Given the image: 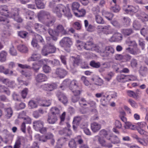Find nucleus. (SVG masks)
I'll return each instance as SVG.
<instances>
[{
  "instance_id": "obj_1",
  "label": "nucleus",
  "mask_w": 148,
  "mask_h": 148,
  "mask_svg": "<svg viewBox=\"0 0 148 148\" xmlns=\"http://www.w3.org/2000/svg\"><path fill=\"white\" fill-rule=\"evenodd\" d=\"M38 16L39 20L48 27L52 26L56 21L55 17L47 11H41Z\"/></svg>"
},
{
  "instance_id": "obj_2",
  "label": "nucleus",
  "mask_w": 148,
  "mask_h": 148,
  "mask_svg": "<svg viewBox=\"0 0 148 148\" xmlns=\"http://www.w3.org/2000/svg\"><path fill=\"white\" fill-rule=\"evenodd\" d=\"M53 11L59 17H61L62 14L68 18L72 17L70 9L69 8L66 7L62 4H59L56 7L53 8Z\"/></svg>"
},
{
  "instance_id": "obj_3",
  "label": "nucleus",
  "mask_w": 148,
  "mask_h": 148,
  "mask_svg": "<svg viewBox=\"0 0 148 148\" xmlns=\"http://www.w3.org/2000/svg\"><path fill=\"white\" fill-rule=\"evenodd\" d=\"M56 51V48L53 44L48 43L46 46L44 47L42 51V55L45 56L50 53H55Z\"/></svg>"
},
{
  "instance_id": "obj_4",
  "label": "nucleus",
  "mask_w": 148,
  "mask_h": 148,
  "mask_svg": "<svg viewBox=\"0 0 148 148\" xmlns=\"http://www.w3.org/2000/svg\"><path fill=\"white\" fill-rule=\"evenodd\" d=\"M34 129L36 131H39L42 133H44L47 130L46 127H44V123L41 121L38 120L34 121L33 123Z\"/></svg>"
},
{
  "instance_id": "obj_5",
  "label": "nucleus",
  "mask_w": 148,
  "mask_h": 148,
  "mask_svg": "<svg viewBox=\"0 0 148 148\" xmlns=\"http://www.w3.org/2000/svg\"><path fill=\"white\" fill-rule=\"evenodd\" d=\"M61 46L65 48V50L69 52L70 51L69 48L72 44V42L70 38L65 37L62 39L60 42Z\"/></svg>"
},
{
  "instance_id": "obj_6",
  "label": "nucleus",
  "mask_w": 148,
  "mask_h": 148,
  "mask_svg": "<svg viewBox=\"0 0 148 148\" xmlns=\"http://www.w3.org/2000/svg\"><path fill=\"white\" fill-rule=\"evenodd\" d=\"M69 87V89L72 90L74 95H79L80 94V91L76 90L78 89V86L77 82L76 80H73L72 81H70Z\"/></svg>"
},
{
  "instance_id": "obj_7",
  "label": "nucleus",
  "mask_w": 148,
  "mask_h": 148,
  "mask_svg": "<svg viewBox=\"0 0 148 148\" xmlns=\"http://www.w3.org/2000/svg\"><path fill=\"white\" fill-rule=\"evenodd\" d=\"M18 11L16 8L12 10L9 14V16L13 18L16 22L20 23L22 21V19L18 15Z\"/></svg>"
},
{
  "instance_id": "obj_8",
  "label": "nucleus",
  "mask_w": 148,
  "mask_h": 148,
  "mask_svg": "<svg viewBox=\"0 0 148 148\" xmlns=\"http://www.w3.org/2000/svg\"><path fill=\"white\" fill-rule=\"evenodd\" d=\"M98 139L99 143L103 147L110 148L113 147L112 144L110 143H107L103 137L98 135L95 136Z\"/></svg>"
},
{
  "instance_id": "obj_9",
  "label": "nucleus",
  "mask_w": 148,
  "mask_h": 148,
  "mask_svg": "<svg viewBox=\"0 0 148 148\" xmlns=\"http://www.w3.org/2000/svg\"><path fill=\"white\" fill-rule=\"evenodd\" d=\"M97 28L99 31L103 32L106 34H111L113 32L112 29H111V27L109 25L99 26L97 27Z\"/></svg>"
},
{
  "instance_id": "obj_10",
  "label": "nucleus",
  "mask_w": 148,
  "mask_h": 148,
  "mask_svg": "<svg viewBox=\"0 0 148 148\" xmlns=\"http://www.w3.org/2000/svg\"><path fill=\"white\" fill-rule=\"evenodd\" d=\"M57 85L56 83L45 84L41 86V88L44 90L48 91H51L56 89Z\"/></svg>"
},
{
  "instance_id": "obj_11",
  "label": "nucleus",
  "mask_w": 148,
  "mask_h": 148,
  "mask_svg": "<svg viewBox=\"0 0 148 148\" xmlns=\"http://www.w3.org/2000/svg\"><path fill=\"white\" fill-rule=\"evenodd\" d=\"M114 48L110 46L106 47L105 51L101 54V56L103 57H108L112 55L114 53Z\"/></svg>"
},
{
  "instance_id": "obj_12",
  "label": "nucleus",
  "mask_w": 148,
  "mask_h": 148,
  "mask_svg": "<svg viewBox=\"0 0 148 148\" xmlns=\"http://www.w3.org/2000/svg\"><path fill=\"white\" fill-rule=\"evenodd\" d=\"M55 74L58 77L63 78L66 75L67 72L63 69L58 68L56 69Z\"/></svg>"
},
{
  "instance_id": "obj_13",
  "label": "nucleus",
  "mask_w": 148,
  "mask_h": 148,
  "mask_svg": "<svg viewBox=\"0 0 148 148\" xmlns=\"http://www.w3.org/2000/svg\"><path fill=\"white\" fill-rule=\"evenodd\" d=\"M98 49L97 46L91 41H88L85 43L84 49L87 50H95L96 48Z\"/></svg>"
},
{
  "instance_id": "obj_14",
  "label": "nucleus",
  "mask_w": 148,
  "mask_h": 148,
  "mask_svg": "<svg viewBox=\"0 0 148 148\" xmlns=\"http://www.w3.org/2000/svg\"><path fill=\"white\" fill-rule=\"evenodd\" d=\"M25 141V139L23 137H18L15 143L13 148H21V145L24 143Z\"/></svg>"
},
{
  "instance_id": "obj_15",
  "label": "nucleus",
  "mask_w": 148,
  "mask_h": 148,
  "mask_svg": "<svg viewBox=\"0 0 148 148\" xmlns=\"http://www.w3.org/2000/svg\"><path fill=\"white\" fill-rule=\"evenodd\" d=\"M101 124L96 122H94L91 124V128L92 131L94 133L98 132L101 128Z\"/></svg>"
},
{
  "instance_id": "obj_16",
  "label": "nucleus",
  "mask_w": 148,
  "mask_h": 148,
  "mask_svg": "<svg viewBox=\"0 0 148 148\" xmlns=\"http://www.w3.org/2000/svg\"><path fill=\"white\" fill-rule=\"evenodd\" d=\"M135 138L137 142L141 145L145 146L148 145V137L143 139L138 137L137 136H135Z\"/></svg>"
},
{
  "instance_id": "obj_17",
  "label": "nucleus",
  "mask_w": 148,
  "mask_h": 148,
  "mask_svg": "<svg viewBox=\"0 0 148 148\" xmlns=\"http://www.w3.org/2000/svg\"><path fill=\"white\" fill-rule=\"evenodd\" d=\"M66 124L68 128H64L63 130L60 131V133L61 134H65L67 136H70L71 134V130L69 129L71 126L68 123H67Z\"/></svg>"
},
{
  "instance_id": "obj_18",
  "label": "nucleus",
  "mask_w": 148,
  "mask_h": 148,
  "mask_svg": "<svg viewBox=\"0 0 148 148\" xmlns=\"http://www.w3.org/2000/svg\"><path fill=\"white\" fill-rule=\"evenodd\" d=\"M47 76L44 74L39 73L36 77V80L37 82H41L47 80Z\"/></svg>"
},
{
  "instance_id": "obj_19",
  "label": "nucleus",
  "mask_w": 148,
  "mask_h": 148,
  "mask_svg": "<svg viewBox=\"0 0 148 148\" xmlns=\"http://www.w3.org/2000/svg\"><path fill=\"white\" fill-rule=\"evenodd\" d=\"M139 8L138 6H133L132 5H128V9L125 10V11L127 13L129 12L135 13L139 10Z\"/></svg>"
},
{
  "instance_id": "obj_20",
  "label": "nucleus",
  "mask_w": 148,
  "mask_h": 148,
  "mask_svg": "<svg viewBox=\"0 0 148 148\" xmlns=\"http://www.w3.org/2000/svg\"><path fill=\"white\" fill-rule=\"evenodd\" d=\"M59 100L64 104L68 102V99L65 95L62 93H60L58 95Z\"/></svg>"
},
{
  "instance_id": "obj_21",
  "label": "nucleus",
  "mask_w": 148,
  "mask_h": 148,
  "mask_svg": "<svg viewBox=\"0 0 148 148\" xmlns=\"http://www.w3.org/2000/svg\"><path fill=\"white\" fill-rule=\"evenodd\" d=\"M107 140H110L111 144H116L121 143L120 139L116 135L113 136L110 138L109 137L107 138Z\"/></svg>"
},
{
  "instance_id": "obj_22",
  "label": "nucleus",
  "mask_w": 148,
  "mask_h": 148,
  "mask_svg": "<svg viewBox=\"0 0 148 148\" xmlns=\"http://www.w3.org/2000/svg\"><path fill=\"white\" fill-rule=\"evenodd\" d=\"M124 127V129L123 130V132L126 133V129L134 130L136 128V126L132 125L130 122H127L125 123Z\"/></svg>"
},
{
  "instance_id": "obj_23",
  "label": "nucleus",
  "mask_w": 148,
  "mask_h": 148,
  "mask_svg": "<svg viewBox=\"0 0 148 148\" xmlns=\"http://www.w3.org/2000/svg\"><path fill=\"white\" fill-rule=\"evenodd\" d=\"M56 30L58 32V35H59L60 33H61L62 34L64 35L67 34V33L64 29L63 26L61 24H59L57 25L56 27Z\"/></svg>"
},
{
  "instance_id": "obj_24",
  "label": "nucleus",
  "mask_w": 148,
  "mask_h": 148,
  "mask_svg": "<svg viewBox=\"0 0 148 148\" xmlns=\"http://www.w3.org/2000/svg\"><path fill=\"white\" fill-rule=\"evenodd\" d=\"M8 8L6 5H2L0 6V14L4 16L8 15L9 16V14L8 12Z\"/></svg>"
},
{
  "instance_id": "obj_25",
  "label": "nucleus",
  "mask_w": 148,
  "mask_h": 148,
  "mask_svg": "<svg viewBox=\"0 0 148 148\" xmlns=\"http://www.w3.org/2000/svg\"><path fill=\"white\" fill-rule=\"evenodd\" d=\"M41 57V55L38 53H34L27 59L28 62L34 61L39 60Z\"/></svg>"
},
{
  "instance_id": "obj_26",
  "label": "nucleus",
  "mask_w": 148,
  "mask_h": 148,
  "mask_svg": "<svg viewBox=\"0 0 148 148\" xmlns=\"http://www.w3.org/2000/svg\"><path fill=\"white\" fill-rule=\"evenodd\" d=\"M126 50L130 53L134 55L138 54L140 52V50L137 47L133 49L129 47H127L126 48Z\"/></svg>"
},
{
  "instance_id": "obj_27",
  "label": "nucleus",
  "mask_w": 148,
  "mask_h": 148,
  "mask_svg": "<svg viewBox=\"0 0 148 148\" xmlns=\"http://www.w3.org/2000/svg\"><path fill=\"white\" fill-rule=\"evenodd\" d=\"M5 117L7 119H9L12 116L13 111L11 108H5Z\"/></svg>"
},
{
  "instance_id": "obj_28",
  "label": "nucleus",
  "mask_w": 148,
  "mask_h": 148,
  "mask_svg": "<svg viewBox=\"0 0 148 148\" xmlns=\"http://www.w3.org/2000/svg\"><path fill=\"white\" fill-rule=\"evenodd\" d=\"M128 76L124 74H121L117 76L116 79L119 82H127Z\"/></svg>"
},
{
  "instance_id": "obj_29",
  "label": "nucleus",
  "mask_w": 148,
  "mask_h": 148,
  "mask_svg": "<svg viewBox=\"0 0 148 148\" xmlns=\"http://www.w3.org/2000/svg\"><path fill=\"white\" fill-rule=\"evenodd\" d=\"M57 120V117L56 115L51 114L48 116L47 121L51 124H53L55 123Z\"/></svg>"
},
{
  "instance_id": "obj_30",
  "label": "nucleus",
  "mask_w": 148,
  "mask_h": 148,
  "mask_svg": "<svg viewBox=\"0 0 148 148\" xmlns=\"http://www.w3.org/2000/svg\"><path fill=\"white\" fill-rule=\"evenodd\" d=\"M48 33L49 35L52 36L53 40L56 41L57 40V38L56 36H58V32L56 30L54 31L52 29L49 28L48 30Z\"/></svg>"
},
{
  "instance_id": "obj_31",
  "label": "nucleus",
  "mask_w": 148,
  "mask_h": 148,
  "mask_svg": "<svg viewBox=\"0 0 148 148\" xmlns=\"http://www.w3.org/2000/svg\"><path fill=\"white\" fill-rule=\"evenodd\" d=\"M121 38V34L120 33H116L113 34L110 39V40L111 42H113L115 41L116 40H120Z\"/></svg>"
},
{
  "instance_id": "obj_32",
  "label": "nucleus",
  "mask_w": 148,
  "mask_h": 148,
  "mask_svg": "<svg viewBox=\"0 0 148 148\" xmlns=\"http://www.w3.org/2000/svg\"><path fill=\"white\" fill-rule=\"evenodd\" d=\"M2 82L3 84H5L8 87H13L14 84V82L11 81L8 79H3Z\"/></svg>"
},
{
  "instance_id": "obj_33",
  "label": "nucleus",
  "mask_w": 148,
  "mask_h": 148,
  "mask_svg": "<svg viewBox=\"0 0 148 148\" xmlns=\"http://www.w3.org/2000/svg\"><path fill=\"white\" fill-rule=\"evenodd\" d=\"M41 67V65L39 64L38 62H34L32 64L31 69H32L35 72H38Z\"/></svg>"
},
{
  "instance_id": "obj_34",
  "label": "nucleus",
  "mask_w": 148,
  "mask_h": 148,
  "mask_svg": "<svg viewBox=\"0 0 148 148\" xmlns=\"http://www.w3.org/2000/svg\"><path fill=\"white\" fill-rule=\"evenodd\" d=\"M102 13L103 15H104L109 20H111L113 16L112 14L105 10L102 11Z\"/></svg>"
},
{
  "instance_id": "obj_35",
  "label": "nucleus",
  "mask_w": 148,
  "mask_h": 148,
  "mask_svg": "<svg viewBox=\"0 0 148 148\" xmlns=\"http://www.w3.org/2000/svg\"><path fill=\"white\" fill-rule=\"evenodd\" d=\"M7 53L4 51H2L0 53V62H3L6 61Z\"/></svg>"
},
{
  "instance_id": "obj_36",
  "label": "nucleus",
  "mask_w": 148,
  "mask_h": 148,
  "mask_svg": "<svg viewBox=\"0 0 148 148\" xmlns=\"http://www.w3.org/2000/svg\"><path fill=\"white\" fill-rule=\"evenodd\" d=\"M76 46L79 50L84 49L85 43L81 41L77 40L76 41Z\"/></svg>"
},
{
  "instance_id": "obj_37",
  "label": "nucleus",
  "mask_w": 148,
  "mask_h": 148,
  "mask_svg": "<svg viewBox=\"0 0 148 148\" xmlns=\"http://www.w3.org/2000/svg\"><path fill=\"white\" fill-rule=\"evenodd\" d=\"M101 67L99 69V71L100 72H102L105 71V69L109 68L110 66L109 62H106L101 65Z\"/></svg>"
},
{
  "instance_id": "obj_38",
  "label": "nucleus",
  "mask_w": 148,
  "mask_h": 148,
  "mask_svg": "<svg viewBox=\"0 0 148 148\" xmlns=\"http://www.w3.org/2000/svg\"><path fill=\"white\" fill-rule=\"evenodd\" d=\"M70 80L69 79H67L64 80L61 84L60 88H62V89L64 90L66 87L68 86L70 83Z\"/></svg>"
},
{
  "instance_id": "obj_39",
  "label": "nucleus",
  "mask_w": 148,
  "mask_h": 148,
  "mask_svg": "<svg viewBox=\"0 0 148 148\" xmlns=\"http://www.w3.org/2000/svg\"><path fill=\"white\" fill-rule=\"evenodd\" d=\"M67 139L66 138H61L58 140L57 144L56 146L62 147L64 143L66 141Z\"/></svg>"
},
{
  "instance_id": "obj_40",
  "label": "nucleus",
  "mask_w": 148,
  "mask_h": 148,
  "mask_svg": "<svg viewBox=\"0 0 148 148\" xmlns=\"http://www.w3.org/2000/svg\"><path fill=\"white\" fill-rule=\"evenodd\" d=\"M18 50L23 53H26L28 51V49L26 46L24 45H20L17 47Z\"/></svg>"
},
{
  "instance_id": "obj_41",
  "label": "nucleus",
  "mask_w": 148,
  "mask_h": 148,
  "mask_svg": "<svg viewBox=\"0 0 148 148\" xmlns=\"http://www.w3.org/2000/svg\"><path fill=\"white\" fill-rule=\"evenodd\" d=\"M99 136H103L107 139V138H109V137H108V132L105 129H102L100 130L99 133Z\"/></svg>"
},
{
  "instance_id": "obj_42",
  "label": "nucleus",
  "mask_w": 148,
  "mask_h": 148,
  "mask_svg": "<svg viewBox=\"0 0 148 148\" xmlns=\"http://www.w3.org/2000/svg\"><path fill=\"white\" fill-rule=\"evenodd\" d=\"M139 18L141 19L143 22L147 21H148V15L142 12L141 13Z\"/></svg>"
},
{
  "instance_id": "obj_43",
  "label": "nucleus",
  "mask_w": 148,
  "mask_h": 148,
  "mask_svg": "<svg viewBox=\"0 0 148 148\" xmlns=\"http://www.w3.org/2000/svg\"><path fill=\"white\" fill-rule=\"evenodd\" d=\"M95 20L98 23L103 24L104 23V22L103 18L99 14H97L95 15Z\"/></svg>"
},
{
  "instance_id": "obj_44",
  "label": "nucleus",
  "mask_w": 148,
  "mask_h": 148,
  "mask_svg": "<svg viewBox=\"0 0 148 148\" xmlns=\"http://www.w3.org/2000/svg\"><path fill=\"white\" fill-rule=\"evenodd\" d=\"M121 32L125 36H129L133 32L132 30L130 28L123 29Z\"/></svg>"
},
{
  "instance_id": "obj_45",
  "label": "nucleus",
  "mask_w": 148,
  "mask_h": 148,
  "mask_svg": "<svg viewBox=\"0 0 148 148\" xmlns=\"http://www.w3.org/2000/svg\"><path fill=\"white\" fill-rule=\"evenodd\" d=\"M78 13L75 12H74V13L75 15L77 17H82L84 16L85 13V10L83 9H81L80 10H77Z\"/></svg>"
},
{
  "instance_id": "obj_46",
  "label": "nucleus",
  "mask_w": 148,
  "mask_h": 148,
  "mask_svg": "<svg viewBox=\"0 0 148 148\" xmlns=\"http://www.w3.org/2000/svg\"><path fill=\"white\" fill-rule=\"evenodd\" d=\"M29 106L31 108H36L38 106L37 102L33 100H31L29 103Z\"/></svg>"
},
{
  "instance_id": "obj_47",
  "label": "nucleus",
  "mask_w": 148,
  "mask_h": 148,
  "mask_svg": "<svg viewBox=\"0 0 148 148\" xmlns=\"http://www.w3.org/2000/svg\"><path fill=\"white\" fill-rule=\"evenodd\" d=\"M36 3L38 8L39 9H42L45 7L44 4L40 0H36Z\"/></svg>"
},
{
  "instance_id": "obj_48",
  "label": "nucleus",
  "mask_w": 148,
  "mask_h": 148,
  "mask_svg": "<svg viewBox=\"0 0 148 148\" xmlns=\"http://www.w3.org/2000/svg\"><path fill=\"white\" fill-rule=\"evenodd\" d=\"M103 84V80L100 78L97 77L96 80L95 82V84L98 86H101Z\"/></svg>"
},
{
  "instance_id": "obj_49",
  "label": "nucleus",
  "mask_w": 148,
  "mask_h": 148,
  "mask_svg": "<svg viewBox=\"0 0 148 148\" xmlns=\"http://www.w3.org/2000/svg\"><path fill=\"white\" fill-rule=\"evenodd\" d=\"M141 25L139 22L137 21H135L133 23V27L136 30L139 29L141 27Z\"/></svg>"
},
{
  "instance_id": "obj_50",
  "label": "nucleus",
  "mask_w": 148,
  "mask_h": 148,
  "mask_svg": "<svg viewBox=\"0 0 148 148\" xmlns=\"http://www.w3.org/2000/svg\"><path fill=\"white\" fill-rule=\"evenodd\" d=\"M51 112L52 114L56 115L59 114L60 111L59 109L57 107H53L51 108Z\"/></svg>"
},
{
  "instance_id": "obj_51",
  "label": "nucleus",
  "mask_w": 148,
  "mask_h": 148,
  "mask_svg": "<svg viewBox=\"0 0 148 148\" xmlns=\"http://www.w3.org/2000/svg\"><path fill=\"white\" fill-rule=\"evenodd\" d=\"M90 64L91 66L96 68H98L101 66V64L99 62H96L94 61H91Z\"/></svg>"
},
{
  "instance_id": "obj_52",
  "label": "nucleus",
  "mask_w": 148,
  "mask_h": 148,
  "mask_svg": "<svg viewBox=\"0 0 148 148\" xmlns=\"http://www.w3.org/2000/svg\"><path fill=\"white\" fill-rule=\"evenodd\" d=\"M111 23L113 26L117 28H120L121 27V25L116 20H114L111 22Z\"/></svg>"
},
{
  "instance_id": "obj_53",
  "label": "nucleus",
  "mask_w": 148,
  "mask_h": 148,
  "mask_svg": "<svg viewBox=\"0 0 148 148\" xmlns=\"http://www.w3.org/2000/svg\"><path fill=\"white\" fill-rule=\"evenodd\" d=\"M80 6L79 4L77 2H73L72 5V9L73 11L75 10H78Z\"/></svg>"
},
{
  "instance_id": "obj_54",
  "label": "nucleus",
  "mask_w": 148,
  "mask_h": 148,
  "mask_svg": "<svg viewBox=\"0 0 148 148\" xmlns=\"http://www.w3.org/2000/svg\"><path fill=\"white\" fill-rule=\"evenodd\" d=\"M128 95L130 97L136 98L138 96V95L132 90H128L127 92Z\"/></svg>"
},
{
  "instance_id": "obj_55",
  "label": "nucleus",
  "mask_w": 148,
  "mask_h": 148,
  "mask_svg": "<svg viewBox=\"0 0 148 148\" xmlns=\"http://www.w3.org/2000/svg\"><path fill=\"white\" fill-rule=\"evenodd\" d=\"M9 69H5L4 67L3 66H0V73H3L5 75H7L9 73Z\"/></svg>"
},
{
  "instance_id": "obj_56",
  "label": "nucleus",
  "mask_w": 148,
  "mask_h": 148,
  "mask_svg": "<svg viewBox=\"0 0 148 148\" xmlns=\"http://www.w3.org/2000/svg\"><path fill=\"white\" fill-rule=\"evenodd\" d=\"M32 45L34 47H35L37 49L40 48V46L37 43L36 39H33L31 42Z\"/></svg>"
},
{
  "instance_id": "obj_57",
  "label": "nucleus",
  "mask_w": 148,
  "mask_h": 148,
  "mask_svg": "<svg viewBox=\"0 0 148 148\" xmlns=\"http://www.w3.org/2000/svg\"><path fill=\"white\" fill-rule=\"evenodd\" d=\"M140 33L143 36H145L148 34V27H144L140 31Z\"/></svg>"
},
{
  "instance_id": "obj_58",
  "label": "nucleus",
  "mask_w": 148,
  "mask_h": 148,
  "mask_svg": "<svg viewBox=\"0 0 148 148\" xmlns=\"http://www.w3.org/2000/svg\"><path fill=\"white\" fill-rule=\"evenodd\" d=\"M81 121H83V119L80 116H77L74 118L73 119V123L77 124Z\"/></svg>"
},
{
  "instance_id": "obj_59",
  "label": "nucleus",
  "mask_w": 148,
  "mask_h": 148,
  "mask_svg": "<svg viewBox=\"0 0 148 148\" xmlns=\"http://www.w3.org/2000/svg\"><path fill=\"white\" fill-rule=\"evenodd\" d=\"M127 43L129 46L133 47V48H136L137 47V44L135 41H127Z\"/></svg>"
},
{
  "instance_id": "obj_60",
  "label": "nucleus",
  "mask_w": 148,
  "mask_h": 148,
  "mask_svg": "<svg viewBox=\"0 0 148 148\" xmlns=\"http://www.w3.org/2000/svg\"><path fill=\"white\" fill-rule=\"evenodd\" d=\"M33 12L31 11H27L25 13V15L26 16V18L27 19L29 18L30 20H32L33 19V17L31 16V14H33Z\"/></svg>"
},
{
  "instance_id": "obj_61",
  "label": "nucleus",
  "mask_w": 148,
  "mask_h": 148,
  "mask_svg": "<svg viewBox=\"0 0 148 148\" xmlns=\"http://www.w3.org/2000/svg\"><path fill=\"white\" fill-rule=\"evenodd\" d=\"M81 79L83 81L85 86H88L90 84V83L88 80L84 76L82 77Z\"/></svg>"
},
{
  "instance_id": "obj_62",
  "label": "nucleus",
  "mask_w": 148,
  "mask_h": 148,
  "mask_svg": "<svg viewBox=\"0 0 148 148\" xmlns=\"http://www.w3.org/2000/svg\"><path fill=\"white\" fill-rule=\"evenodd\" d=\"M43 70L44 72L46 73H48L51 71V68L49 66L45 65L43 67Z\"/></svg>"
},
{
  "instance_id": "obj_63",
  "label": "nucleus",
  "mask_w": 148,
  "mask_h": 148,
  "mask_svg": "<svg viewBox=\"0 0 148 148\" xmlns=\"http://www.w3.org/2000/svg\"><path fill=\"white\" fill-rule=\"evenodd\" d=\"M111 10L114 12H117L120 10V8L119 5H116L114 6L111 7Z\"/></svg>"
},
{
  "instance_id": "obj_64",
  "label": "nucleus",
  "mask_w": 148,
  "mask_h": 148,
  "mask_svg": "<svg viewBox=\"0 0 148 148\" xmlns=\"http://www.w3.org/2000/svg\"><path fill=\"white\" fill-rule=\"evenodd\" d=\"M70 148H76L75 142L73 139H72L69 143Z\"/></svg>"
}]
</instances>
